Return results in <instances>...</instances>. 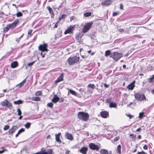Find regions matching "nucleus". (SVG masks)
Returning <instances> with one entry per match:
<instances>
[{
    "label": "nucleus",
    "instance_id": "1",
    "mask_svg": "<svg viewBox=\"0 0 154 154\" xmlns=\"http://www.w3.org/2000/svg\"><path fill=\"white\" fill-rule=\"evenodd\" d=\"M77 116L79 119L83 121H87L89 117V114L87 113L83 112H79Z\"/></svg>",
    "mask_w": 154,
    "mask_h": 154
},
{
    "label": "nucleus",
    "instance_id": "2",
    "mask_svg": "<svg viewBox=\"0 0 154 154\" xmlns=\"http://www.w3.org/2000/svg\"><path fill=\"white\" fill-rule=\"evenodd\" d=\"M79 57L76 56L69 57L68 59V62L69 65H71L77 63L79 61Z\"/></svg>",
    "mask_w": 154,
    "mask_h": 154
},
{
    "label": "nucleus",
    "instance_id": "3",
    "mask_svg": "<svg viewBox=\"0 0 154 154\" xmlns=\"http://www.w3.org/2000/svg\"><path fill=\"white\" fill-rule=\"evenodd\" d=\"M135 99L138 101H142L146 99L144 94H141L138 93H137L134 95Z\"/></svg>",
    "mask_w": 154,
    "mask_h": 154
},
{
    "label": "nucleus",
    "instance_id": "4",
    "mask_svg": "<svg viewBox=\"0 0 154 154\" xmlns=\"http://www.w3.org/2000/svg\"><path fill=\"white\" fill-rule=\"evenodd\" d=\"M93 24V22H91L87 23L85 25L82 29V31L83 33H85L87 32L91 27Z\"/></svg>",
    "mask_w": 154,
    "mask_h": 154
},
{
    "label": "nucleus",
    "instance_id": "5",
    "mask_svg": "<svg viewBox=\"0 0 154 154\" xmlns=\"http://www.w3.org/2000/svg\"><path fill=\"white\" fill-rule=\"evenodd\" d=\"M122 56V54L117 52H114L111 53L110 57L114 60H117Z\"/></svg>",
    "mask_w": 154,
    "mask_h": 154
},
{
    "label": "nucleus",
    "instance_id": "6",
    "mask_svg": "<svg viewBox=\"0 0 154 154\" xmlns=\"http://www.w3.org/2000/svg\"><path fill=\"white\" fill-rule=\"evenodd\" d=\"M1 104L3 106L6 107L10 109H12V104L11 103L8 101L6 99L2 102Z\"/></svg>",
    "mask_w": 154,
    "mask_h": 154
},
{
    "label": "nucleus",
    "instance_id": "7",
    "mask_svg": "<svg viewBox=\"0 0 154 154\" xmlns=\"http://www.w3.org/2000/svg\"><path fill=\"white\" fill-rule=\"evenodd\" d=\"M48 45L44 43L43 45H40L38 47V50L42 52H48V50L47 49Z\"/></svg>",
    "mask_w": 154,
    "mask_h": 154
},
{
    "label": "nucleus",
    "instance_id": "8",
    "mask_svg": "<svg viewBox=\"0 0 154 154\" xmlns=\"http://www.w3.org/2000/svg\"><path fill=\"white\" fill-rule=\"evenodd\" d=\"M89 146L91 149L93 150L98 151L100 149V148L98 145L93 143H90L89 144Z\"/></svg>",
    "mask_w": 154,
    "mask_h": 154
},
{
    "label": "nucleus",
    "instance_id": "9",
    "mask_svg": "<svg viewBox=\"0 0 154 154\" xmlns=\"http://www.w3.org/2000/svg\"><path fill=\"white\" fill-rule=\"evenodd\" d=\"M19 20L18 19L15 20L14 22L11 24H8L9 27L11 29H13L16 27L17 25L19 23Z\"/></svg>",
    "mask_w": 154,
    "mask_h": 154
},
{
    "label": "nucleus",
    "instance_id": "10",
    "mask_svg": "<svg viewBox=\"0 0 154 154\" xmlns=\"http://www.w3.org/2000/svg\"><path fill=\"white\" fill-rule=\"evenodd\" d=\"M74 26H70L64 32V34H66L67 33H72L73 32Z\"/></svg>",
    "mask_w": 154,
    "mask_h": 154
},
{
    "label": "nucleus",
    "instance_id": "11",
    "mask_svg": "<svg viewBox=\"0 0 154 154\" xmlns=\"http://www.w3.org/2000/svg\"><path fill=\"white\" fill-rule=\"evenodd\" d=\"M18 127L16 126H13L10 129L8 132L9 134H13L17 129Z\"/></svg>",
    "mask_w": 154,
    "mask_h": 154
},
{
    "label": "nucleus",
    "instance_id": "12",
    "mask_svg": "<svg viewBox=\"0 0 154 154\" xmlns=\"http://www.w3.org/2000/svg\"><path fill=\"white\" fill-rule=\"evenodd\" d=\"M100 115L102 117L106 118L109 116V112L106 111H103L100 112Z\"/></svg>",
    "mask_w": 154,
    "mask_h": 154
},
{
    "label": "nucleus",
    "instance_id": "13",
    "mask_svg": "<svg viewBox=\"0 0 154 154\" xmlns=\"http://www.w3.org/2000/svg\"><path fill=\"white\" fill-rule=\"evenodd\" d=\"M88 148L85 147H83L79 150L80 152L83 154H86Z\"/></svg>",
    "mask_w": 154,
    "mask_h": 154
},
{
    "label": "nucleus",
    "instance_id": "14",
    "mask_svg": "<svg viewBox=\"0 0 154 154\" xmlns=\"http://www.w3.org/2000/svg\"><path fill=\"white\" fill-rule=\"evenodd\" d=\"M60 133H59L58 134H55V135L56 140L59 143H61V141L60 139Z\"/></svg>",
    "mask_w": 154,
    "mask_h": 154
},
{
    "label": "nucleus",
    "instance_id": "15",
    "mask_svg": "<svg viewBox=\"0 0 154 154\" xmlns=\"http://www.w3.org/2000/svg\"><path fill=\"white\" fill-rule=\"evenodd\" d=\"M111 1L109 0H106L101 3L103 5L108 6L111 4Z\"/></svg>",
    "mask_w": 154,
    "mask_h": 154
},
{
    "label": "nucleus",
    "instance_id": "16",
    "mask_svg": "<svg viewBox=\"0 0 154 154\" xmlns=\"http://www.w3.org/2000/svg\"><path fill=\"white\" fill-rule=\"evenodd\" d=\"M63 73H62L58 78L55 81V82L57 83L62 81L63 80Z\"/></svg>",
    "mask_w": 154,
    "mask_h": 154
},
{
    "label": "nucleus",
    "instance_id": "17",
    "mask_svg": "<svg viewBox=\"0 0 154 154\" xmlns=\"http://www.w3.org/2000/svg\"><path fill=\"white\" fill-rule=\"evenodd\" d=\"M60 98L56 94L54 95L53 98L52 99V101L54 103H57L59 100Z\"/></svg>",
    "mask_w": 154,
    "mask_h": 154
},
{
    "label": "nucleus",
    "instance_id": "18",
    "mask_svg": "<svg viewBox=\"0 0 154 154\" xmlns=\"http://www.w3.org/2000/svg\"><path fill=\"white\" fill-rule=\"evenodd\" d=\"M18 65V63L17 61H15L12 62L11 64V67L12 68H16L17 66Z\"/></svg>",
    "mask_w": 154,
    "mask_h": 154
},
{
    "label": "nucleus",
    "instance_id": "19",
    "mask_svg": "<svg viewBox=\"0 0 154 154\" xmlns=\"http://www.w3.org/2000/svg\"><path fill=\"white\" fill-rule=\"evenodd\" d=\"M134 83L133 82L127 86V88H128L129 90H132L134 89Z\"/></svg>",
    "mask_w": 154,
    "mask_h": 154
},
{
    "label": "nucleus",
    "instance_id": "20",
    "mask_svg": "<svg viewBox=\"0 0 154 154\" xmlns=\"http://www.w3.org/2000/svg\"><path fill=\"white\" fill-rule=\"evenodd\" d=\"M47 9L51 15V17H54V14L52 9L49 6L47 7Z\"/></svg>",
    "mask_w": 154,
    "mask_h": 154
},
{
    "label": "nucleus",
    "instance_id": "21",
    "mask_svg": "<svg viewBox=\"0 0 154 154\" xmlns=\"http://www.w3.org/2000/svg\"><path fill=\"white\" fill-rule=\"evenodd\" d=\"M66 137L69 140H73V137L69 133H66Z\"/></svg>",
    "mask_w": 154,
    "mask_h": 154
},
{
    "label": "nucleus",
    "instance_id": "22",
    "mask_svg": "<svg viewBox=\"0 0 154 154\" xmlns=\"http://www.w3.org/2000/svg\"><path fill=\"white\" fill-rule=\"evenodd\" d=\"M100 152L101 154H112L109 153L108 151L105 149H101L100 150Z\"/></svg>",
    "mask_w": 154,
    "mask_h": 154
},
{
    "label": "nucleus",
    "instance_id": "23",
    "mask_svg": "<svg viewBox=\"0 0 154 154\" xmlns=\"http://www.w3.org/2000/svg\"><path fill=\"white\" fill-rule=\"evenodd\" d=\"M26 79H24L23 81L21 82V83H20L17 85V86L19 88H21L22 86L26 82Z\"/></svg>",
    "mask_w": 154,
    "mask_h": 154
},
{
    "label": "nucleus",
    "instance_id": "24",
    "mask_svg": "<svg viewBox=\"0 0 154 154\" xmlns=\"http://www.w3.org/2000/svg\"><path fill=\"white\" fill-rule=\"evenodd\" d=\"M109 106L111 108H116L117 106V104L115 103L111 102L109 104Z\"/></svg>",
    "mask_w": 154,
    "mask_h": 154
},
{
    "label": "nucleus",
    "instance_id": "25",
    "mask_svg": "<svg viewBox=\"0 0 154 154\" xmlns=\"http://www.w3.org/2000/svg\"><path fill=\"white\" fill-rule=\"evenodd\" d=\"M13 103L15 104H20L22 103L23 102L21 100H18L17 101H14Z\"/></svg>",
    "mask_w": 154,
    "mask_h": 154
},
{
    "label": "nucleus",
    "instance_id": "26",
    "mask_svg": "<svg viewBox=\"0 0 154 154\" xmlns=\"http://www.w3.org/2000/svg\"><path fill=\"white\" fill-rule=\"evenodd\" d=\"M67 89L68 90V91H69V92H70V93H71L73 95H74L76 96H77V94L76 93V92L75 91H74L70 89H69L68 88H67Z\"/></svg>",
    "mask_w": 154,
    "mask_h": 154
},
{
    "label": "nucleus",
    "instance_id": "27",
    "mask_svg": "<svg viewBox=\"0 0 154 154\" xmlns=\"http://www.w3.org/2000/svg\"><path fill=\"white\" fill-rule=\"evenodd\" d=\"M82 37V35H81V33H79L76 36V39L77 40H79V39L81 38Z\"/></svg>",
    "mask_w": 154,
    "mask_h": 154
},
{
    "label": "nucleus",
    "instance_id": "28",
    "mask_svg": "<svg viewBox=\"0 0 154 154\" xmlns=\"http://www.w3.org/2000/svg\"><path fill=\"white\" fill-rule=\"evenodd\" d=\"M32 100L34 101H39L40 100V98L38 97H33Z\"/></svg>",
    "mask_w": 154,
    "mask_h": 154
},
{
    "label": "nucleus",
    "instance_id": "29",
    "mask_svg": "<svg viewBox=\"0 0 154 154\" xmlns=\"http://www.w3.org/2000/svg\"><path fill=\"white\" fill-rule=\"evenodd\" d=\"M10 27H9L8 25H7L6 26L4 29L3 32L4 33L7 32L9 29Z\"/></svg>",
    "mask_w": 154,
    "mask_h": 154
},
{
    "label": "nucleus",
    "instance_id": "30",
    "mask_svg": "<svg viewBox=\"0 0 154 154\" xmlns=\"http://www.w3.org/2000/svg\"><path fill=\"white\" fill-rule=\"evenodd\" d=\"M91 12H88L85 13L84 14V17H88L91 15Z\"/></svg>",
    "mask_w": 154,
    "mask_h": 154
},
{
    "label": "nucleus",
    "instance_id": "31",
    "mask_svg": "<svg viewBox=\"0 0 154 154\" xmlns=\"http://www.w3.org/2000/svg\"><path fill=\"white\" fill-rule=\"evenodd\" d=\"M144 116V112H140L139 114L138 118L140 119H142Z\"/></svg>",
    "mask_w": 154,
    "mask_h": 154
},
{
    "label": "nucleus",
    "instance_id": "32",
    "mask_svg": "<svg viewBox=\"0 0 154 154\" xmlns=\"http://www.w3.org/2000/svg\"><path fill=\"white\" fill-rule=\"evenodd\" d=\"M121 146L120 145H119L117 147V152L119 154L121 153Z\"/></svg>",
    "mask_w": 154,
    "mask_h": 154
},
{
    "label": "nucleus",
    "instance_id": "33",
    "mask_svg": "<svg viewBox=\"0 0 154 154\" xmlns=\"http://www.w3.org/2000/svg\"><path fill=\"white\" fill-rule=\"evenodd\" d=\"M111 53H110V51L109 50H108L105 51V56H107L109 55H111Z\"/></svg>",
    "mask_w": 154,
    "mask_h": 154
},
{
    "label": "nucleus",
    "instance_id": "34",
    "mask_svg": "<svg viewBox=\"0 0 154 154\" xmlns=\"http://www.w3.org/2000/svg\"><path fill=\"white\" fill-rule=\"evenodd\" d=\"M154 79V75H153L152 77L149 78L148 80L149 82H153Z\"/></svg>",
    "mask_w": 154,
    "mask_h": 154
},
{
    "label": "nucleus",
    "instance_id": "35",
    "mask_svg": "<svg viewBox=\"0 0 154 154\" xmlns=\"http://www.w3.org/2000/svg\"><path fill=\"white\" fill-rule=\"evenodd\" d=\"M35 95L37 96H39L42 94V92L40 91L36 92L35 93Z\"/></svg>",
    "mask_w": 154,
    "mask_h": 154
},
{
    "label": "nucleus",
    "instance_id": "36",
    "mask_svg": "<svg viewBox=\"0 0 154 154\" xmlns=\"http://www.w3.org/2000/svg\"><path fill=\"white\" fill-rule=\"evenodd\" d=\"M31 125V123L29 122H28L25 124V126L26 128H28L30 127Z\"/></svg>",
    "mask_w": 154,
    "mask_h": 154
},
{
    "label": "nucleus",
    "instance_id": "37",
    "mask_svg": "<svg viewBox=\"0 0 154 154\" xmlns=\"http://www.w3.org/2000/svg\"><path fill=\"white\" fill-rule=\"evenodd\" d=\"M88 87L91 88L92 89H94L95 88V85L93 84H89L88 85Z\"/></svg>",
    "mask_w": 154,
    "mask_h": 154
},
{
    "label": "nucleus",
    "instance_id": "38",
    "mask_svg": "<svg viewBox=\"0 0 154 154\" xmlns=\"http://www.w3.org/2000/svg\"><path fill=\"white\" fill-rule=\"evenodd\" d=\"M16 16L17 17H21L23 16V14L21 12H19L16 14Z\"/></svg>",
    "mask_w": 154,
    "mask_h": 154
},
{
    "label": "nucleus",
    "instance_id": "39",
    "mask_svg": "<svg viewBox=\"0 0 154 154\" xmlns=\"http://www.w3.org/2000/svg\"><path fill=\"white\" fill-rule=\"evenodd\" d=\"M53 104L52 103H48V104L47 105V106L48 107H50V108H53Z\"/></svg>",
    "mask_w": 154,
    "mask_h": 154
},
{
    "label": "nucleus",
    "instance_id": "40",
    "mask_svg": "<svg viewBox=\"0 0 154 154\" xmlns=\"http://www.w3.org/2000/svg\"><path fill=\"white\" fill-rule=\"evenodd\" d=\"M17 111L18 112L17 115L18 116L21 115L22 112L20 108H17Z\"/></svg>",
    "mask_w": 154,
    "mask_h": 154
},
{
    "label": "nucleus",
    "instance_id": "41",
    "mask_svg": "<svg viewBox=\"0 0 154 154\" xmlns=\"http://www.w3.org/2000/svg\"><path fill=\"white\" fill-rule=\"evenodd\" d=\"M25 130L23 128H22L21 129H20V130H19L18 131V134H20V133H21L22 132H23Z\"/></svg>",
    "mask_w": 154,
    "mask_h": 154
},
{
    "label": "nucleus",
    "instance_id": "42",
    "mask_svg": "<svg viewBox=\"0 0 154 154\" xmlns=\"http://www.w3.org/2000/svg\"><path fill=\"white\" fill-rule=\"evenodd\" d=\"M9 126L8 125H6L3 128V130L5 131L9 129Z\"/></svg>",
    "mask_w": 154,
    "mask_h": 154
},
{
    "label": "nucleus",
    "instance_id": "43",
    "mask_svg": "<svg viewBox=\"0 0 154 154\" xmlns=\"http://www.w3.org/2000/svg\"><path fill=\"white\" fill-rule=\"evenodd\" d=\"M132 139H135L136 138V135H134L133 134H131L129 135Z\"/></svg>",
    "mask_w": 154,
    "mask_h": 154
},
{
    "label": "nucleus",
    "instance_id": "44",
    "mask_svg": "<svg viewBox=\"0 0 154 154\" xmlns=\"http://www.w3.org/2000/svg\"><path fill=\"white\" fill-rule=\"evenodd\" d=\"M66 14H64L62 15L59 18V20H60L62 19H64L66 17Z\"/></svg>",
    "mask_w": 154,
    "mask_h": 154
},
{
    "label": "nucleus",
    "instance_id": "45",
    "mask_svg": "<svg viewBox=\"0 0 154 154\" xmlns=\"http://www.w3.org/2000/svg\"><path fill=\"white\" fill-rule=\"evenodd\" d=\"M35 61H34L33 62H32L31 63H28V65H27L28 66H32L33 64L35 63Z\"/></svg>",
    "mask_w": 154,
    "mask_h": 154
},
{
    "label": "nucleus",
    "instance_id": "46",
    "mask_svg": "<svg viewBox=\"0 0 154 154\" xmlns=\"http://www.w3.org/2000/svg\"><path fill=\"white\" fill-rule=\"evenodd\" d=\"M119 14V12H114L112 14L113 16H115L116 15H118Z\"/></svg>",
    "mask_w": 154,
    "mask_h": 154
},
{
    "label": "nucleus",
    "instance_id": "47",
    "mask_svg": "<svg viewBox=\"0 0 154 154\" xmlns=\"http://www.w3.org/2000/svg\"><path fill=\"white\" fill-rule=\"evenodd\" d=\"M137 154H147L145 153L144 151H141L140 152H138Z\"/></svg>",
    "mask_w": 154,
    "mask_h": 154
},
{
    "label": "nucleus",
    "instance_id": "48",
    "mask_svg": "<svg viewBox=\"0 0 154 154\" xmlns=\"http://www.w3.org/2000/svg\"><path fill=\"white\" fill-rule=\"evenodd\" d=\"M119 137H116L114 139V141L115 142L116 141L119 140Z\"/></svg>",
    "mask_w": 154,
    "mask_h": 154
},
{
    "label": "nucleus",
    "instance_id": "49",
    "mask_svg": "<svg viewBox=\"0 0 154 154\" xmlns=\"http://www.w3.org/2000/svg\"><path fill=\"white\" fill-rule=\"evenodd\" d=\"M118 31L121 32H124V30L123 29H120L118 30Z\"/></svg>",
    "mask_w": 154,
    "mask_h": 154
},
{
    "label": "nucleus",
    "instance_id": "50",
    "mask_svg": "<svg viewBox=\"0 0 154 154\" xmlns=\"http://www.w3.org/2000/svg\"><path fill=\"white\" fill-rule=\"evenodd\" d=\"M32 31V29L29 30L28 31V35H31Z\"/></svg>",
    "mask_w": 154,
    "mask_h": 154
},
{
    "label": "nucleus",
    "instance_id": "51",
    "mask_svg": "<svg viewBox=\"0 0 154 154\" xmlns=\"http://www.w3.org/2000/svg\"><path fill=\"white\" fill-rule=\"evenodd\" d=\"M143 148L144 149L147 150L148 149V146L147 145H144L143 147Z\"/></svg>",
    "mask_w": 154,
    "mask_h": 154
},
{
    "label": "nucleus",
    "instance_id": "52",
    "mask_svg": "<svg viewBox=\"0 0 154 154\" xmlns=\"http://www.w3.org/2000/svg\"><path fill=\"white\" fill-rule=\"evenodd\" d=\"M120 8L121 9L123 10V5L122 4H121L120 5Z\"/></svg>",
    "mask_w": 154,
    "mask_h": 154
},
{
    "label": "nucleus",
    "instance_id": "53",
    "mask_svg": "<svg viewBox=\"0 0 154 154\" xmlns=\"http://www.w3.org/2000/svg\"><path fill=\"white\" fill-rule=\"evenodd\" d=\"M141 131V128H139L136 130V131L137 132H140Z\"/></svg>",
    "mask_w": 154,
    "mask_h": 154
},
{
    "label": "nucleus",
    "instance_id": "54",
    "mask_svg": "<svg viewBox=\"0 0 154 154\" xmlns=\"http://www.w3.org/2000/svg\"><path fill=\"white\" fill-rule=\"evenodd\" d=\"M20 39L19 38H17L16 39V41L18 43H19L20 40Z\"/></svg>",
    "mask_w": 154,
    "mask_h": 154
},
{
    "label": "nucleus",
    "instance_id": "55",
    "mask_svg": "<svg viewBox=\"0 0 154 154\" xmlns=\"http://www.w3.org/2000/svg\"><path fill=\"white\" fill-rule=\"evenodd\" d=\"M127 116L129 117L130 119H131L132 118L133 116L129 114Z\"/></svg>",
    "mask_w": 154,
    "mask_h": 154
},
{
    "label": "nucleus",
    "instance_id": "56",
    "mask_svg": "<svg viewBox=\"0 0 154 154\" xmlns=\"http://www.w3.org/2000/svg\"><path fill=\"white\" fill-rule=\"evenodd\" d=\"M58 26V22H57L55 24L54 27L55 28H56Z\"/></svg>",
    "mask_w": 154,
    "mask_h": 154
},
{
    "label": "nucleus",
    "instance_id": "57",
    "mask_svg": "<svg viewBox=\"0 0 154 154\" xmlns=\"http://www.w3.org/2000/svg\"><path fill=\"white\" fill-rule=\"evenodd\" d=\"M70 151L68 149H67L66 150V154H69L70 152Z\"/></svg>",
    "mask_w": 154,
    "mask_h": 154
},
{
    "label": "nucleus",
    "instance_id": "58",
    "mask_svg": "<svg viewBox=\"0 0 154 154\" xmlns=\"http://www.w3.org/2000/svg\"><path fill=\"white\" fill-rule=\"evenodd\" d=\"M95 37V36L94 35H93L92 34L91 36V39H94V38Z\"/></svg>",
    "mask_w": 154,
    "mask_h": 154
},
{
    "label": "nucleus",
    "instance_id": "59",
    "mask_svg": "<svg viewBox=\"0 0 154 154\" xmlns=\"http://www.w3.org/2000/svg\"><path fill=\"white\" fill-rule=\"evenodd\" d=\"M64 99L63 98H61L60 99V100H59V102H62L63 101Z\"/></svg>",
    "mask_w": 154,
    "mask_h": 154
},
{
    "label": "nucleus",
    "instance_id": "60",
    "mask_svg": "<svg viewBox=\"0 0 154 154\" xmlns=\"http://www.w3.org/2000/svg\"><path fill=\"white\" fill-rule=\"evenodd\" d=\"M78 42L80 44H82V41L81 40V39H79V40H78Z\"/></svg>",
    "mask_w": 154,
    "mask_h": 154
},
{
    "label": "nucleus",
    "instance_id": "61",
    "mask_svg": "<svg viewBox=\"0 0 154 154\" xmlns=\"http://www.w3.org/2000/svg\"><path fill=\"white\" fill-rule=\"evenodd\" d=\"M4 95H5L3 93L0 94V98L4 96Z\"/></svg>",
    "mask_w": 154,
    "mask_h": 154
},
{
    "label": "nucleus",
    "instance_id": "62",
    "mask_svg": "<svg viewBox=\"0 0 154 154\" xmlns=\"http://www.w3.org/2000/svg\"><path fill=\"white\" fill-rule=\"evenodd\" d=\"M4 14V13L2 12H0V17L1 16L3 15Z\"/></svg>",
    "mask_w": 154,
    "mask_h": 154
},
{
    "label": "nucleus",
    "instance_id": "63",
    "mask_svg": "<svg viewBox=\"0 0 154 154\" xmlns=\"http://www.w3.org/2000/svg\"><path fill=\"white\" fill-rule=\"evenodd\" d=\"M129 31L128 29L127 30H125L124 31V32L125 33H129Z\"/></svg>",
    "mask_w": 154,
    "mask_h": 154
},
{
    "label": "nucleus",
    "instance_id": "64",
    "mask_svg": "<svg viewBox=\"0 0 154 154\" xmlns=\"http://www.w3.org/2000/svg\"><path fill=\"white\" fill-rule=\"evenodd\" d=\"M107 101L108 103H110L111 101V99L110 98H108L106 100Z\"/></svg>",
    "mask_w": 154,
    "mask_h": 154
}]
</instances>
